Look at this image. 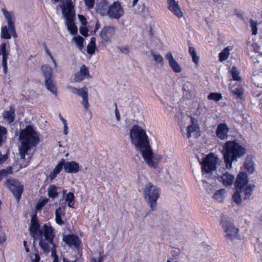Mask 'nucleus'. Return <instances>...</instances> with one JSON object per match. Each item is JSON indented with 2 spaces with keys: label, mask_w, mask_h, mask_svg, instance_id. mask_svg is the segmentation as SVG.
<instances>
[{
  "label": "nucleus",
  "mask_w": 262,
  "mask_h": 262,
  "mask_svg": "<svg viewBox=\"0 0 262 262\" xmlns=\"http://www.w3.org/2000/svg\"><path fill=\"white\" fill-rule=\"evenodd\" d=\"M39 133L31 126H27L20 130L19 152L21 160L25 161V162H20L21 167H26L29 163L31 152L39 142Z\"/></svg>",
  "instance_id": "obj_1"
},
{
  "label": "nucleus",
  "mask_w": 262,
  "mask_h": 262,
  "mask_svg": "<svg viewBox=\"0 0 262 262\" xmlns=\"http://www.w3.org/2000/svg\"><path fill=\"white\" fill-rule=\"evenodd\" d=\"M39 228L37 221L33 217L30 226V234L34 239H39V246L45 252L48 253L50 250V245L54 244L55 230L49 223L44 224L41 229Z\"/></svg>",
  "instance_id": "obj_2"
},
{
  "label": "nucleus",
  "mask_w": 262,
  "mask_h": 262,
  "mask_svg": "<svg viewBox=\"0 0 262 262\" xmlns=\"http://www.w3.org/2000/svg\"><path fill=\"white\" fill-rule=\"evenodd\" d=\"M235 187V191L232 198L236 205H240L244 201L251 198L254 185L248 183V178L246 173L241 172L237 174Z\"/></svg>",
  "instance_id": "obj_3"
},
{
  "label": "nucleus",
  "mask_w": 262,
  "mask_h": 262,
  "mask_svg": "<svg viewBox=\"0 0 262 262\" xmlns=\"http://www.w3.org/2000/svg\"><path fill=\"white\" fill-rule=\"evenodd\" d=\"M222 153L226 169L232 167V163L246 153V149L234 141H227L223 146Z\"/></svg>",
  "instance_id": "obj_4"
},
{
  "label": "nucleus",
  "mask_w": 262,
  "mask_h": 262,
  "mask_svg": "<svg viewBox=\"0 0 262 262\" xmlns=\"http://www.w3.org/2000/svg\"><path fill=\"white\" fill-rule=\"evenodd\" d=\"M130 143L138 151L150 145L149 138L145 128L136 124L129 130Z\"/></svg>",
  "instance_id": "obj_5"
},
{
  "label": "nucleus",
  "mask_w": 262,
  "mask_h": 262,
  "mask_svg": "<svg viewBox=\"0 0 262 262\" xmlns=\"http://www.w3.org/2000/svg\"><path fill=\"white\" fill-rule=\"evenodd\" d=\"M179 125L183 136L187 138H197L200 136V128L197 120L191 116H181Z\"/></svg>",
  "instance_id": "obj_6"
},
{
  "label": "nucleus",
  "mask_w": 262,
  "mask_h": 262,
  "mask_svg": "<svg viewBox=\"0 0 262 262\" xmlns=\"http://www.w3.org/2000/svg\"><path fill=\"white\" fill-rule=\"evenodd\" d=\"M63 15L66 19V25L71 34H77V27L74 23L75 11L72 0H65L61 7Z\"/></svg>",
  "instance_id": "obj_7"
},
{
  "label": "nucleus",
  "mask_w": 262,
  "mask_h": 262,
  "mask_svg": "<svg viewBox=\"0 0 262 262\" xmlns=\"http://www.w3.org/2000/svg\"><path fill=\"white\" fill-rule=\"evenodd\" d=\"M160 195V190L156 186L148 183L143 189L144 198L149 206L151 210L155 211L157 208V201Z\"/></svg>",
  "instance_id": "obj_8"
},
{
  "label": "nucleus",
  "mask_w": 262,
  "mask_h": 262,
  "mask_svg": "<svg viewBox=\"0 0 262 262\" xmlns=\"http://www.w3.org/2000/svg\"><path fill=\"white\" fill-rule=\"evenodd\" d=\"M142 155L144 162L150 167L156 168L162 160V155L154 153L152 151L151 146L149 145L146 148H144L139 151Z\"/></svg>",
  "instance_id": "obj_9"
},
{
  "label": "nucleus",
  "mask_w": 262,
  "mask_h": 262,
  "mask_svg": "<svg viewBox=\"0 0 262 262\" xmlns=\"http://www.w3.org/2000/svg\"><path fill=\"white\" fill-rule=\"evenodd\" d=\"M99 13L102 16L107 15L112 19H118L124 15V11L121 3L119 1H116L108 7L107 11L101 9Z\"/></svg>",
  "instance_id": "obj_10"
},
{
  "label": "nucleus",
  "mask_w": 262,
  "mask_h": 262,
  "mask_svg": "<svg viewBox=\"0 0 262 262\" xmlns=\"http://www.w3.org/2000/svg\"><path fill=\"white\" fill-rule=\"evenodd\" d=\"M41 69L46 79L45 85L47 90L57 96V89L53 82L52 68L46 64L42 66Z\"/></svg>",
  "instance_id": "obj_11"
},
{
  "label": "nucleus",
  "mask_w": 262,
  "mask_h": 262,
  "mask_svg": "<svg viewBox=\"0 0 262 262\" xmlns=\"http://www.w3.org/2000/svg\"><path fill=\"white\" fill-rule=\"evenodd\" d=\"M200 162L202 165V172L204 175L208 174L216 169L217 158L213 154L211 153Z\"/></svg>",
  "instance_id": "obj_12"
},
{
  "label": "nucleus",
  "mask_w": 262,
  "mask_h": 262,
  "mask_svg": "<svg viewBox=\"0 0 262 262\" xmlns=\"http://www.w3.org/2000/svg\"><path fill=\"white\" fill-rule=\"evenodd\" d=\"M6 185L13 193L18 202L23 190V185L18 181L13 179L7 180Z\"/></svg>",
  "instance_id": "obj_13"
},
{
  "label": "nucleus",
  "mask_w": 262,
  "mask_h": 262,
  "mask_svg": "<svg viewBox=\"0 0 262 262\" xmlns=\"http://www.w3.org/2000/svg\"><path fill=\"white\" fill-rule=\"evenodd\" d=\"M217 180L221 182L223 186L228 187L231 186L235 179L234 176L223 169V171H219L217 177Z\"/></svg>",
  "instance_id": "obj_14"
},
{
  "label": "nucleus",
  "mask_w": 262,
  "mask_h": 262,
  "mask_svg": "<svg viewBox=\"0 0 262 262\" xmlns=\"http://www.w3.org/2000/svg\"><path fill=\"white\" fill-rule=\"evenodd\" d=\"M222 228L226 232L225 236L230 239H233L238 237V229L233 224L229 222H222Z\"/></svg>",
  "instance_id": "obj_15"
},
{
  "label": "nucleus",
  "mask_w": 262,
  "mask_h": 262,
  "mask_svg": "<svg viewBox=\"0 0 262 262\" xmlns=\"http://www.w3.org/2000/svg\"><path fill=\"white\" fill-rule=\"evenodd\" d=\"M115 33V28L111 26H106L103 27L100 33V36L102 40L108 42L111 41L113 36Z\"/></svg>",
  "instance_id": "obj_16"
},
{
  "label": "nucleus",
  "mask_w": 262,
  "mask_h": 262,
  "mask_svg": "<svg viewBox=\"0 0 262 262\" xmlns=\"http://www.w3.org/2000/svg\"><path fill=\"white\" fill-rule=\"evenodd\" d=\"M63 241L71 248L77 249L79 248L81 243L78 237L73 234L64 235Z\"/></svg>",
  "instance_id": "obj_17"
},
{
  "label": "nucleus",
  "mask_w": 262,
  "mask_h": 262,
  "mask_svg": "<svg viewBox=\"0 0 262 262\" xmlns=\"http://www.w3.org/2000/svg\"><path fill=\"white\" fill-rule=\"evenodd\" d=\"M61 161H63V164L64 171L69 173H77L80 169L79 165L78 163L74 161L70 162H66L64 159H62Z\"/></svg>",
  "instance_id": "obj_18"
},
{
  "label": "nucleus",
  "mask_w": 262,
  "mask_h": 262,
  "mask_svg": "<svg viewBox=\"0 0 262 262\" xmlns=\"http://www.w3.org/2000/svg\"><path fill=\"white\" fill-rule=\"evenodd\" d=\"M168 9L178 18H181L183 13L178 2L175 0H167Z\"/></svg>",
  "instance_id": "obj_19"
},
{
  "label": "nucleus",
  "mask_w": 262,
  "mask_h": 262,
  "mask_svg": "<svg viewBox=\"0 0 262 262\" xmlns=\"http://www.w3.org/2000/svg\"><path fill=\"white\" fill-rule=\"evenodd\" d=\"M91 77L90 75L89 69L84 64H83L80 68V71L75 74L74 81L79 82L85 78Z\"/></svg>",
  "instance_id": "obj_20"
},
{
  "label": "nucleus",
  "mask_w": 262,
  "mask_h": 262,
  "mask_svg": "<svg viewBox=\"0 0 262 262\" xmlns=\"http://www.w3.org/2000/svg\"><path fill=\"white\" fill-rule=\"evenodd\" d=\"M3 13L7 19L10 32L13 34L14 36H16V33L15 32L14 23L12 19V14L10 12L4 9L3 10Z\"/></svg>",
  "instance_id": "obj_21"
},
{
  "label": "nucleus",
  "mask_w": 262,
  "mask_h": 262,
  "mask_svg": "<svg viewBox=\"0 0 262 262\" xmlns=\"http://www.w3.org/2000/svg\"><path fill=\"white\" fill-rule=\"evenodd\" d=\"M165 57L168 60L169 66L174 72L180 73L181 72L182 69L180 66L174 59L171 53L166 54Z\"/></svg>",
  "instance_id": "obj_22"
},
{
  "label": "nucleus",
  "mask_w": 262,
  "mask_h": 262,
  "mask_svg": "<svg viewBox=\"0 0 262 262\" xmlns=\"http://www.w3.org/2000/svg\"><path fill=\"white\" fill-rule=\"evenodd\" d=\"M229 129L225 123H220L217 127L216 134L220 139L223 140L227 138Z\"/></svg>",
  "instance_id": "obj_23"
},
{
  "label": "nucleus",
  "mask_w": 262,
  "mask_h": 262,
  "mask_svg": "<svg viewBox=\"0 0 262 262\" xmlns=\"http://www.w3.org/2000/svg\"><path fill=\"white\" fill-rule=\"evenodd\" d=\"M244 166L249 173H252L254 171L255 168L252 157L248 156L245 160Z\"/></svg>",
  "instance_id": "obj_24"
},
{
  "label": "nucleus",
  "mask_w": 262,
  "mask_h": 262,
  "mask_svg": "<svg viewBox=\"0 0 262 262\" xmlns=\"http://www.w3.org/2000/svg\"><path fill=\"white\" fill-rule=\"evenodd\" d=\"M63 161H60L55 166L53 170L50 172L49 174V178L51 180H54L63 169L64 165V164H63Z\"/></svg>",
  "instance_id": "obj_25"
},
{
  "label": "nucleus",
  "mask_w": 262,
  "mask_h": 262,
  "mask_svg": "<svg viewBox=\"0 0 262 262\" xmlns=\"http://www.w3.org/2000/svg\"><path fill=\"white\" fill-rule=\"evenodd\" d=\"M65 213L64 210L61 208L58 207L55 210V222L59 225H63L64 223L62 220V216H64Z\"/></svg>",
  "instance_id": "obj_26"
},
{
  "label": "nucleus",
  "mask_w": 262,
  "mask_h": 262,
  "mask_svg": "<svg viewBox=\"0 0 262 262\" xmlns=\"http://www.w3.org/2000/svg\"><path fill=\"white\" fill-rule=\"evenodd\" d=\"M69 89L71 90L73 93L80 96L82 98H84L85 96H86V97L88 96L87 89L85 86L81 89L70 86Z\"/></svg>",
  "instance_id": "obj_27"
},
{
  "label": "nucleus",
  "mask_w": 262,
  "mask_h": 262,
  "mask_svg": "<svg viewBox=\"0 0 262 262\" xmlns=\"http://www.w3.org/2000/svg\"><path fill=\"white\" fill-rule=\"evenodd\" d=\"M96 38L92 37L90 39V41L87 46V52L90 55L94 54L96 49Z\"/></svg>",
  "instance_id": "obj_28"
},
{
  "label": "nucleus",
  "mask_w": 262,
  "mask_h": 262,
  "mask_svg": "<svg viewBox=\"0 0 262 262\" xmlns=\"http://www.w3.org/2000/svg\"><path fill=\"white\" fill-rule=\"evenodd\" d=\"M226 190L224 189H221L215 192L213 198L219 202H223L225 198Z\"/></svg>",
  "instance_id": "obj_29"
},
{
  "label": "nucleus",
  "mask_w": 262,
  "mask_h": 262,
  "mask_svg": "<svg viewBox=\"0 0 262 262\" xmlns=\"http://www.w3.org/2000/svg\"><path fill=\"white\" fill-rule=\"evenodd\" d=\"M58 188L53 185H50L48 188V196L53 199L57 197L58 193L57 192Z\"/></svg>",
  "instance_id": "obj_30"
},
{
  "label": "nucleus",
  "mask_w": 262,
  "mask_h": 262,
  "mask_svg": "<svg viewBox=\"0 0 262 262\" xmlns=\"http://www.w3.org/2000/svg\"><path fill=\"white\" fill-rule=\"evenodd\" d=\"M231 92L236 99H242L243 98L244 91L243 89L238 86V87L231 90Z\"/></svg>",
  "instance_id": "obj_31"
},
{
  "label": "nucleus",
  "mask_w": 262,
  "mask_h": 262,
  "mask_svg": "<svg viewBox=\"0 0 262 262\" xmlns=\"http://www.w3.org/2000/svg\"><path fill=\"white\" fill-rule=\"evenodd\" d=\"M189 53L191 57H192V59L193 62L195 64H198L199 62V57L196 55V53L195 51V49L193 47H190L189 48Z\"/></svg>",
  "instance_id": "obj_32"
},
{
  "label": "nucleus",
  "mask_w": 262,
  "mask_h": 262,
  "mask_svg": "<svg viewBox=\"0 0 262 262\" xmlns=\"http://www.w3.org/2000/svg\"><path fill=\"white\" fill-rule=\"evenodd\" d=\"M228 47L225 48L219 54V60L221 62L226 60L228 59L230 52Z\"/></svg>",
  "instance_id": "obj_33"
},
{
  "label": "nucleus",
  "mask_w": 262,
  "mask_h": 262,
  "mask_svg": "<svg viewBox=\"0 0 262 262\" xmlns=\"http://www.w3.org/2000/svg\"><path fill=\"white\" fill-rule=\"evenodd\" d=\"M230 73L233 80L237 81L242 80V78L239 76V72L235 66L232 67Z\"/></svg>",
  "instance_id": "obj_34"
},
{
  "label": "nucleus",
  "mask_w": 262,
  "mask_h": 262,
  "mask_svg": "<svg viewBox=\"0 0 262 262\" xmlns=\"http://www.w3.org/2000/svg\"><path fill=\"white\" fill-rule=\"evenodd\" d=\"M75 199L74 194L72 192H69L65 196V201L68 203V206L70 208H73L74 200Z\"/></svg>",
  "instance_id": "obj_35"
},
{
  "label": "nucleus",
  "mask_w": 262,
  "mask_h": 262,
  "mask_svg": "<svg viewBox=\"0 0 262 262\" xmlns=\"http://www.w3.org/2000/svg\"><path fill=\"white\" fill-rule=\"evenodd\" d=\"M7 133L6 128L0 125V146L6 142Z\"/></svg>",
  "instance_id": "obj_36"
},
{
  "label": "nucleus",
  "mask_w": 262,
  "mask_h": 262,
  "mask_svg": "<svg viewBox=\"0 0 262 262\" xmlns=\"http://www.w3.org/2000/svg\"><path fill=\"white\" fill-rule=\"evenodd\" d=\"M1 37L2 39H9L11 37L6 26L2 27L1 29Z\"/></svg>",
  "instance_id": "obj_37"
},
{
  "label": "nucleus",
  "mask_w": 262,
  "mask_h": 262,
  "mask_svg": "<svg viewBox=\"0 0 262 262\" xmlns=\"http://www.w3.org/2000/svg\"><path fill=\"white\" fill-rule=\"evenodd\" d=\"M222 98V95L219 93H210L207 96L208 99L215 101H219Z\"/></svg>",
  "instance_id": "obj_38"
},
{
  "label": "nucleus",
  "mask_w": 262,
  "mask_h": 262,
  "mask_svg": "<svg viewBox=\"0 0 262 262\" xmlns=\"http://www.w3.org/2000/svg\"><path fill=\"white\" fill-rule=\"evenodd\" d=\"M73 40L80 50H81L83 48L84 39L80 35H77L73 38Z\"/></svg>",
  "instance_id": "obj_39"
},
{
  "label": "nucleus",
  "mask_w": 262,
  "mask_h": 262,
  "mask_svg": "<svg viewBox=\"0 0 262 262\" xmlns=\"http://www.w3.org/2000/svg\"><path fill=\"white\" fill-rule=\"evenodd\" d=\"M52 247L51 248V254L53 259V262H58V256L56 254V245L55 244H51Z\"/></svg>",
  "instance_id": "obj_40"
},
{
  "label": "nucleus",
  "mask_w": 262,
  "mask_h": 262,
  "mask_svg": "<svg viewBox=\"0 0 262 262\" xmlns=\"http://www.w3.org/2000/svg\"><path fill=\"white\" fill-rule=\"evenodd\" d=\"M48 200L47 198L40 199L36 206V210H40L48 203Z\"/></svg>",
  "instance_id": "obj_41"
},
{
  "label": "nucleus",
  "mask_w": 262,
  "mask_h": 262,
  "mask_svg": "<svg viewBox=\"0 0 262 262\" xmlns=\"http://www.w3.org/2000/svg\"><path fill=\"white\" fill-rule=\"evenodd\" d=\"M31 262H39L40 260V256L37 250H35L31 257Z\"/></svg>",
  "instance_id": "obj_42"
},
{
  "label": "nucleus",
  "mask_w": 262,
  "mask_h": 262,
  "mask_svg": "<svg viewBox=\"0 0 262 262\" xmlns=\"http://www.w3.org/2000/svg\"><path fill=\"white\" fill-rule=\"evenodd\" d=\"M250 24H251V27L252 29V33L254 35H256L257 33V23L256 21H254L253 19H250Z\"/></svg>",
  "instance_id": "obj_43"
},
{
  "label": "nucleus",
  "mask_w": 262,
  "mask_h": 262,
  "mask_svg": "<svg viewBox=\"0 0 262 262\" xmlns=\"http://www.w3.org/2000/svg\"><path fill=\"white\" fill-rule=\"evenodd\" d=\"M84 2L86 7L89 10L92 9L94 8L95 4V0H84Z\"/></svg>",
  "instance_id": "obj_44"
},
{
  "label": "nucleus",
  "mask_w": 262,
  "mask_h": 262,
  "mask_svg": "<svg viewBox=\"0 0 262 262\" xmlns=\"http://www.w3.org/2000/svg\"><path fill=\"white\" fill-rule=\"evenodd\" d=\"M43 47H44L45 50L46 52L47 53V55L50 57V58L52 60V61L53 62L55 67H57L56 62L55 60L54 59L53 56L51 54L50 51H49V50L48 48V47H47V45H46V43H43Z\"/></svg>",
  "instance_id": "obj_45"
},
{
  "label": "nucleus",
  "mask_w": 262,
  "mask_h": 262,
  "mask_svg": "<svg viewBox=\"0 0 262 262\" xmlns=\"http://www.w3.org/2000/svg\"><path fill=\"white\" fill-rule=\"evenodd\" d=\"M60 119L62 121L63 125V134L65 135H68L69 133L68 127L67 125V120L64 119L62 116H60Z\"/></svg>",
  "instance_id": "obj_46"
},
{
  "label": "nucleus",
  "mask_w": 262,
  "mask_h": 262,
  "mask_svg": "<svg viewBox=\"0 0 262 262\" xmlns=\"http://www.w3.org/2000/svg\"><path fill=\"white\" fill-rule=\"evenodd\" d=\"M152 55L155 61L159 63H163V58L161 55L156 54L154 53H152Z\"/></svg>",
  "instance_id": "obj_47"
},
{
  "label": "nucleus",
  "mask_w": 262,
  "mask_h": 262,
  "mask_svg": "<svg viewBox=\"0 0 262 262\" xmlns=\"http://www.w3.org/2000/svg\"><path fill=\"white\" fill-rule=\"evenodd\" d=\"M79 31L80 34L84 36V37H87L88 36V28L85 26L84 27H80L79 29Z\"/></svg>",
  "instance_id": "obj_48"
},
{
  "label": "nucleus",
  "mask_w": 262,
  "mask_h": 262,
  "mask_svg": "<svg viewBox=\"0 0 262 262\" xmlns=\"http://www.w3.org/2000/svg\"><path fill=\"white\" fill-rule=\"evenodd\" d=\"M103 260V258L100 253H99L98 257H92L90 259V262H102Z\"/></svg>",
  "instance_id": "obj_49"
},
{
  "label": "nucleus",
  "mask_w": 262,
  "mask_h": 262,
  "mask_svg": "<svg viewBox=\"0 0 262 262\" xmlns=\"http://www.w3.org/2000/svg\"><path fill=\"white\" fill-rule=\"evenodd\" d=\"M4 119L5 122H7L8 123H12L14 119V116H4Z\"/></svg>",
  "instance_id": "obj_50"
},
{
  "label": "nucleus",
  "mask_w": 262,
  "mask_h": 262,
  "mask_svg": "<svg viewBox=\"0 0 262 262\" xmlns=\"http://www.w3.org/2000/svg\"><path fill=\"white\" fill-rule=\"evenodd\" d=\"M100 27V24L98 20H96V22L95 23V28L93 30L91 31V33L92 34H95V33L97 32V31L99 30V29Z\"/></svg>",
  "instance_id": "obj_51"
},
{
  "label": "nucleus",
  "mask_w": 262,
  "mask_h": 262,
  "mask_svg": "<svg viewBox=\"0 0 262 262\" xmlns=\"http://www.w3.org/2000/svg\"><path fill=\"white\" fill-rule=\"evenodd\" d=\"M78 18H79L81 23L84 26H85L87 24L86 18L82 15L79 14Z\"/></svg>",
  "instance_id": "obj_52"
},
{
  "label": "nucleus",
  "mask_w": 262,
  "mask_h": 262,
  "mask_svg": "<svg viewBox=\"0 0 262 262\" xmlns=\"http://www.w3.org/2000/svg\"><path fill=\"white\" fill-rule=\"evenodd\" d=\"M7 158L8 157L6 154L2 155V154L0 153V164L4 163L6 161Z\"/></svg>",
  "instance_id": "obj_53"
},
{
  "label": "nucleus",
  "mask_w": 262,
  "mask_h": 262,
  "mask_svg": "<svg viewBox=\"0 0 262 262\" xmlns=\"http://www.w3.org/2000/svg\"><path fill=\"white\" fill-rule=\"evenodd\" d=\"M83 99V101H82V103H83V105L84 106V107H85V108H88V106H89V102H88V96L86 97V96H85V97L82 98Z\"/></svg>",
  "instance_id": "obj_54"
},
{
  "label": "nucleus",
  "mask_w": 262,
  "mask_h": 262,
  "mask_svg": "<svg viewBox=\"0 0 262 262\" xmlns=\"http://www.w3.org/2000/svg\"><path fill=\"white\" fill-rule=\"evenodd\" d=\"M120 50L121 52L123 53L127 54L129 52V48L127 46L126 47H123L120 48Z\"/></svg>",
  "instance_id": "obj_55"
},
{
  "label": "nucleus",
  "mask_w": 262,
  "mask_h": 262,
  "mask_svg": "<svg viewBox=\"0 0 262 262\" xmlns=\"http://www.w3.org/2000/svg\"><path fill=\"white\" fill-rule=\"evenodd\" d=\"M0 50L3 53L7 52L6 51V42H2L1 43V45H0Z\"/></svg>",
  "instance_id": "obj_56"
},
{
  "label": "nucleus",
  "mask_w": 262,
  "mask_h": 262,
  "mask_svg": "<svg viewBox=\"0 0 262 262\" xmlns=\"http://www.w3.org/2000/svg\"><path fill=\"white\" fill-rule=\"evenodd\" d=\"M3 115H14V110L13 109L12 111V108H11V110L10 112L7 111L3 113Z\"/></svg>",
  "instance_id": "obj_57"
},
{
  "label": "nucleus",
  "mask_w": 262,
  "mask_h": 262,
  "mask_svg": "<svg viewBox=\"0 0 262 262\" xmlns=\"http://www.w3.org/2000/svg\"><path fill=\"white\" fill-rule=\"evenodd\" d=\"M1 55H2V59H5V60H7L8 59V52H6V53H3V54H1Z\"/></svg>",
  "instance_id": "obj_58"
},
{
  "label": "nucleus",
  "mask_w": 262,
  "mask_h": 262,
  "mask_svg": "<svg viewBox=\"0 0 262 262\" xmlns=\"http://www.w3.org/2000/svg\"><path fill=\"white\" fill-rule=\"evenodd\" d=\"M3 72H4V74H6L7 73V71H8L7 64L3 65Z\"/></svg>",
  "instance_id": "obj_59"
},
{
  "label": "nucleus",
  "mask_w": 262,
  "mask_h": 262,
  "mask_svg": "<svg viewBox=\"0 0 262 262\" xmlns=\"http://www.w3.org/2000/svg\"><path fill=\"white\" fill-rule=\"evenodd\" d=\"M6 173L5 170L0 171V181L2 179L3 176Z\"/></svg>",
  "instance_id": "obj_60"
},
{
  "label": "nucleus",
  "mask_w": 262,
  "mask_h": 262,
  "mask_svg": "<svg viewBox=\"0 0 262 262\" xmlns=\"http://www.w3.org/2000/svg\"><path fill=\"white\" fill-rule=\"evenodd\" d=\"M114 105H115V107H116V109H115V115H119V112L118 110L117 109L116 103H115Z\"/></svg>",
  "instance_id": "obj_61"
},
{
  "label": "nucleus",
  "mask_w": 262,
  "mask_h": 262,
  "mask_svg": "<svg viewBox=\"0 0 262 262\" xmlns=\"http://www.w3.org/2000/svg\"><path fill=\"white\" fill-rule=\"evenodd\" d=\"M138 1L139 0H133V3H132V6L133 7H135L136 5V4H137Z\"/></svg>",
  "instance_id": "obj_62"
},
{
  "label": "nucleus",
  "mask_w": 262,
  "mask_h": 262,
  "mask_svg": "<svg viewBox=\"0 0 262 262\" xmlns=\"http://www.w3.org/2000/svg\"><path fill=\"white\" fill-rule=\"evenodd\" d=\"M7 64V60L2 59V65Z\"/></svg>",
  "instance_id": "obj_63"
},
{
  "label": "nucleus",
  "mask_w": 262,
  "mask_h": 262,
  "mask_svg": "<svg viewBox=\"0 0 262 262\" xmlns=\"http://www.w3.org/2000/svg\"><path fill=\"white\" fill-rule=\"evenodd\" d=\"M120 116H115L116 119L117 121H119L120 119Z\"/></svg>",
  "instance_id": "obj_64"
}]
</instances>
